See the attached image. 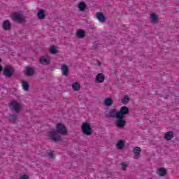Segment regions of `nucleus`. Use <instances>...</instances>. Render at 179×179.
Instances as JSON below:
<instances>
[{"label": "nucleus", "mask_w": 179, "mask_h": 179, "mask_svg": "<svg viewBox=\"0 0 179 179\" xmlns=\"http://www.w3.org/2000/svg\"><path fill=\"white\" fill-rule=\"evenodd\" d=\"M9 107L10 110L15 111V113H20V110H21L20 103H19L17 101H12L9 103Z\"/></svg>", "instance_id": "nucleus-5"}, {"label": "nucleus", "mask_w": 179, "mask_h": 179, "mask_svg": "<svg viewBox=\"0 0 179 179\" xmlns=\"http://www.w3.org/2000/svg\"><path fill=\"white\" fill-rule=\"evenodd\" d=\"M157 174L160 177H164L167 174V171L164 168H159L157 171Z\"/></svg>", "instance_id": "nucleus-14"}, {"label": "nucleus", "mask_w": 179, "mask_h": 179, "mask_svg": "<svg viewBox=\"0 0 179 179\" xmlns=\"http://www.w3.org/2000/svg\"><path fill=\"white\" fill-rule=\"evenodd\" d=\"M16 120H17V116L16 115H10V122H12V124H15V122H16Z\"/></svg>", "instance_id": "nucleus-25"}, {"label": "nucleus", "mask_w": 179, "mask_h": 179, "mask_svg": "<svg viewBox=\"0 0 179 179\" xmlns=\"http://www.w3.org/2000/svg\"><path fill=\"white\" fill-rule=\"evenodd\" d=\"M105 115H106V118H113V109L106 110L105 112Z\"/></svg>", "instance_id": "nucleus-26"}, {"label": "nucleus", "mask_w": 179, "mask_h": 179, "mask_svg": "<svg viewBox=\"0 0 179 179\" xmlns=\"http://www.w3.org/2000/svg\"><path fill=\"white\" fill-rule=\"evenodd\" d=\"M37 16L38 19L41 20H43V19L45 18V12L44 11L43 9H41L38 11Z\"/></svg>", "instance_id": "nucleus-16"}, {"label": "nucleus", "mask_w": 179, "mask_h": 179, "mask_svg": "<svg viewBox=\"0 0 179 179\" xmlns=\"http://www.w3.org/2000/svg\"><path fill=\"white\" fill-rule=\"evenodd\" d=\"M141 152H142V150H141V148L139 147L134 148L133 153L135 156V159H139V157H141Z\"/></svg>", "instance_id": "nucleus-11"}, {"label": "nucleus", "mask_w": 179, "mask_h": 179, "mask_svg": "<svg viewBox=\"0 0 179 179\" xmlns=\"http://www.w3.org/2000/svg\"><path fill=\"white\" fill-rule=\"evenodd\" d=\"M50 60L47 56H42L39 59V63L41 65H50Z\"/></svg>", "instance_id": "nucleus-8"}, {"label": "nucleus", "mask_w": 179, "mask_h": 179, "mask_svg": "<svg viewBox=\"0 0 179 179\" xmlns=\"http://www.w3.org/2000/svg\"><path fill=\"white\" fill-rule=\"evenodd\" d=\"M72 89L75 92H78V90H80V84H79V83H73Z\"/></svg>", "instance_id": "nucleus-23"}, {"label": "nucleus", "mask_w": 179, "mask_h": 179, "mask_svg": "<svg viewBox=\"0 0 179 179\" xmlns=\"http://www.w3.org/2000/svg\"><path fill=\"white\" fill-rule=\"evenodd\" d=\"M14 73L15 70L10 66H6L3 71V75L6 76V78H12Z\"/></svg>", "instance_id": "nucleus-6"}, {"label": "nucleus", "mask_w": 179, "mask_h": 179, "mask_svg": "<svg viewBox=\"0 0 179 179\" xmlns=\"http://www.w3.org/2000/svg\"><path fill=\"white\" fill-rule=\"evenodd\" d=\"M96 17L101 22V23H104V22H106V16L103 13H96Z\"/></svg>", "instance_id": "nucleus-12"}, {"label": "nucleus", "mask_w": 179, "mask_h": 179, "mask_svg": "<svg viewBox=\"0 0 179 179\" xmlns=\"http://www.w3.org/2000/svg\"><path fill=\"white\" fill-rule=\"evenodd\" d=\"M76 36L78 37V38H85V36H86V34L85 33V30L80 29L77 31Z\"/></svg>", "instance_id": "nucleus-17"}, {"label": "nucleus", "mask_w": 179, "mask_h": 179, "mask_svg": "<svg viewBox=\"0 0 179 179\" xmlns=\"http://www.w3.org/2000/svg\"><path fill=\"white\" fill-rule=\"evenodd\" d=\"M103 105L106 106V107H110V106H113V99L112 98L105 99L103 101Z\"/></svg>", "instance_id": "nucleus-20"}, {"label": "nucleus", "mask_w": 179, "mask_h": 179, "mask_svg": "<svg viewBox=\"0 0 179 179\" xmlns=\"http://www.w3.org/2000/svg\"><path fill=\"white\" fill-rule=\"evenodd\" d=\"M158 20L159 19L157 18V15L155 13L151 14V22L152 23H156Z\"/></svg>", "instance_id": "nucleus-27"}, {"label": "nucleus", "mask_w": 179, "mask_h": 179, "mask_svg": "<svg viewBox=\"0 0 179 179\" xmlns=\"http://www.w3.org/2000/svg\"><path fill=\"white\" fill-rule=\"evenodd\" d=\"M104 79H106V77H104V74L103 73H98L96 76V80L99 82V83H103L104 82Z\"/></svg>", "instance_id": "nucleus-18"}, {"label": "nucleus", "mask_w": 179, "mask_h": 179, "mask_svg": "<svg viewBox=\"0 0 179 179\" xmlns=\"http://www.w3.org/2000/svg\"><path fill=\"white\" fill-rule=\"evenodd\" d=\"M20 179H29V176L24 174L21 176Z\"/></svg>", "instance_id": "nucleus-31"}, {"label": "nucleus", "mask_w": 179, "mask_h": 179, "mask_svg": "<svg viewBox=\"0 0 179 179\" xmlns=\"http://www.w3.org/2000/svg\"><path fill=\"white\" fill-rule=\"evenodd\" d=\"M121 166H122V170H123V171H125V170H127V167H128V165L125 162H122Z\"/></svg>", "instance_id": "nucleus-29"}, {"label": "nucleus", "mask_w": 179, "mask_h": 179, "mask_svg": "<svg viewBox=\"0 0 179 179\" xmlns=\"http://www.w3.org/2000/svg\"><path fill=\"white\" fill-rule=\"evenodd\" d=\"M50 54H57L58 53V50H57V48H55V46H52L50 49Z\"/></svg>", "instance_id": "nucleus-28"}, {"label": "nucleus", "mask_w": 179, "mask_h": 179, "mask_svg": "<svg viewBox=\"0 0 179 179\" xmlns=\"http://www.w3.org/2000/svg\"><path fill=\"white\" fill-rule=\"evenodd\" d=\"M13 19L18 23H24L26 22L24 17H23V15H22V14H20L19 13H14L13 14Z\"/></svg>", "instance_id": "nucleus-7"}, {"label": "nucleus", "mask_w": 179, "mask_h": 179, "mask_svg": "<svg viewBox=\"0 0 179 179\" xmlns=\"http://www.w3.org/2000/svg\"><path fill=\"white\" fill-rule=\"evenodd\" d=\"M97 47H99V45L97 43H94L92 46V50H97Z\"/></svg>", "instance_id": "nucleus-32"}, {"label": "nucleus", "mask_w": 179, "mask_h": 179, "mask_svg": "<svg viewBox=\"0 0 179 179\" xmlns=\"http://www.w3.org/2000/svg\"><path fill=\"white\" fill-rule=\"evenodd\" d=\"M2 69H3V67H2V66L0 65V73H1V71H2Z\"/></svg>", "instance_id": "nucleus-34"}, {"label": "nucleus", "mask_w": 179, "mask_h": 179, "mask_svg": "<svg viewBox=\"0 0 179 179\" xmlns=\"http://www.w3.org/2000/svg\"><path fill=\"white\" fill-rule=\"evenodd\" d=\"M114 117L116 118L115 125L117 128L122 129V128L127 125V122L124 120V117L121 116L114 115Z\"/></svg>", "instance_id": "nucleus-4"}, {"label": "nucleus", "mask_w": 179, "mask_h": 179, "mask_svg": "<svg viewBox=\"0 0 179 179\" xmlns=\"http://www.w3.org/2000/svg\"><path fill=\"white\" fill-rule=\"evenodd\" d=\"M81 130L82 132L87 136H90L93 134V131H92V126H90V123L89 122L84 123L81 127Z\"/></svg>", "instance_id": "nucleus-3"}, {"label": "nucleus", "mask_w": 179, "mask_h": 179, "mask_svg": "<svg viewBox=\"0 0 179 179\" xmlns=\"http://www.w3.org/2000/svg\"><path fill=\"white\" fill-rule=\"evenodd\" d=\"M2 62V59H0V64Z\"/></svg>", "instance_id": "nucleus-35"}, {"label": "nucleus", "mask_w": 179, "mask_h": 179, "mask_svg": "<svg viewBox=\"0 0 179 179\" xmlns=\"http://www.w3.org/2000/svg\"><path fill=\"white\" fill-rule=\"evenodd\" d=\"M25 74L27 76H33L34 75V69L33 67L27 68Z\"/></svg>", "instance_id": "nucleus-19"}, {"label": "nucleus", "mask_w": 179, "mask_h": 179, "mask_svg": "<svg viewBox=\"0 0 179 179\" xmlns=\"http://www.w3.org/2000/svg\"><path fill=\"white\" fill-rule=\"evenodd\" d=\"M86 8H87V6H86V3L83 1H80L78 4V9L79 10H80L81 12H83L85 10V9H86Z\"/></svg>", "instance_id": "nucleus-21"}, {"label": "nucleus", "mask_w": 179, "mask_h": 179, "mask_svg": "<svg viewBox=\"0 0 179 179\" xmlns=\"http://www.w3.org/2000/svg\"><path fill=\"white\" fill-rule=\"evenodd\" d=\"M66 134H68L66 127L62 123H57L56 130L50 131L48 136L53 142H59L61 141V135H66Z\"/></svg>", "instance_id": "nucleus-1"}, {"label": "nucleus", "mask_w": 179, "mask_h": 179, "mask_svg": "<svg viewBox=\"0 0 179 179\" xmlns=\"http://www.w3.org/2000/svg\"><path fill=\"white\" fill-rule=\"evenodd\" d=\"M174 138V133L173 131H168L165 134L164 138L166 141H171Z\"/></svg>", "instance_id": "nucleus-15"}, {"label": "nucleus", "mask_w": 179, "mask_h": 179, "mask_svg": "<svg viewBox=\"0 0 179 179\" xmlns=\"http://www.w3.org/2000/svg\"><path fill=\"white\" fill-rule=\"evenodd\" d=\"M2 27L4 30H10L12 25L10 24V22L9 20H5L3 22Z\"/></svg>", "instance_id": "nucleus-13"}, {"label": "nucleus", "mask_w": 179, "mask_h": 179, "mask_svg": "<svg viewBox=\"0 0 179 179\" xmlns=\"http://www.w3.org/2000/svg\"><path fill=\"white\" fill-rule=\"evenodd\" d=\"M115 146L117 150H122L125 148V141L120 139L117 141Z\"/></svg>", "instance_id": "nucleus-10"}, {"label": "nucleus", "mask_w": 179, "mask_h": 179, "mask_svg": "<svg viewBox=\"0 0 179 179\" xmlns=\"http://www.w3.org/2000/svg\"><path fill=\"white\" fill-rule=\"evenodd\" d=\"M131 101V98L128 95H125L123 99H122V104H128Z\"/></svg>", "instance_id": "nucleus-24"}, {"label": "nucleus", "mask_w": 179, "mask_h": 179, "mask_svg": "<svg viewBox=\"0 0 179 179\" xmlns=\"http://www.w3.org/2000/svg\"><path fill=\"white\" fill-rule=\"evenodd\" d=\"M47 156H48L49 159H54V153L52 152H47Z\"/></svg>", "instance_id": "nucleus-30"}, {"label": "nucleus", "mask_w": 179, "mask_h": 179, "mask_svg": "<svg viewBox=\"0 0 179 179\" xmlns=\"http://www.w3.org/2000/svg\"><path fill=\"white\" fill-rule=\"evenodd\" d=\"M97 64L98 66H101V62H100V61L97 60Z\"/></svg>", "instance_id": "nucleus-33"}, {"label": "nucleus", "mask_w": 179, "mask_h": 179, "mask_svg": "<svg viewBox=\"0 0 179 179\" xmlns=\"http://www.w3.org/2000/svg\"><path fill=\"white\" fill-rule=\"evenodd\" d=\"M129 114V108L127 106H122L120 108V111H117L116 109H113V117L114 118V115H117L119 117H122L125 118V115H128Z\"/></svg>", "instance_id": "nucleus-2"}, {"label": "nucleus", "mask_w": 179, "mask_h": 179, "mask_svg": "<svg viewBox=\"0 0 179 179\" xmlns=\"http://www.w3.org/2000/svg\"><path fill=\"white\" fill-rule=\"evenodd\" d=\"M22 89H23V90H24V92H27L29 90V88L30 87V85H29V83H27V81H24V80L22 81Z\"/></svg>", "instance_id": "nucleus-22"}, {"label": "nucleus", "mask_w": 179, "mask_h": 179, "mask_svg": "<svg viewBox=\"0 0 179 179\" xmlns=\"http://www.w3.org/2000/svg\"><path fill=\"white\" fill-rule=\"evenodd\" d=\"M61 70L62 72L63 76H69V67L66 64H62L61 66Z\"/></svg>", "instance_id": "nucleus-9"}]
</instances>
